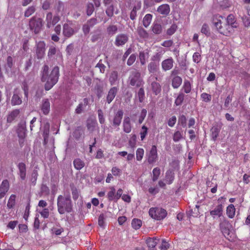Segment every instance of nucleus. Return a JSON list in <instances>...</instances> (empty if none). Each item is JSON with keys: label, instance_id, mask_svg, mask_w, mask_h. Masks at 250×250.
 Returning <instances> with one entry per match:
<instances>
[{"label": "nucleus", "instance_id": "f257e3e1", "mask_svg": "<svg viewBox=\"0 0 250 250\" xmlns=\"http://www.w3.org/2000/svg\"><path fill=\"white\" fill-rule=\"evenodd\" d=\"M59 77V67L55 66L50 73L49 72V67L44 65L41 72V80L44 82V89L45 90L51 89L58 82Z\"/></svg>", "mask_w": 250, "mask_h": 250}, {"label": "nucleus", "instance_id": "f03ea898", "mask_svg": "<svg viewBox=\"0 0 250 250\" xmlns=\"http://www.w3.org/2000/svg\"><path fill=\"white\" fill-rule=\"evenodd\" d=\"M57 208L59 213L63 214L70 213L73 210V205L70 195H60L57 198Z\"/></svg>", "mask_w": 250, "mask_h": 250}, {"label": "nucleus", "instance_id": "7ed1b4c3", "mask_svg": "<svg viewBox=\"0 0 250 250\" xmlns=\"http://www.w3.org/2000/svg\"><path fill=\"white\" fill-rule=\"evenodd\" d=\"M128 82L130 85L136 87H142L144 83L140 72L137 69H134L130 72Z\"/></svg>", "mask_w": 250, "mask_h": 250}, {"label": "nucleus", "instance_id": "20e7f679", "mask_svg": "<svg viewBox=\"0 0 250 250\" xmlns=\"http://www.w3.org/2000/svg\"><path fill=\"white\" fill-rule=\"evenodd\" d=\"M149 214L155 220H162L167 216V211L161 208H152L149 210Z\"/></svg>", "mask_w": 250, "mask_h": 250}, {"label": "nucleus", "instance_id": "39448f33", "mask_svg": "<svg viewBox=\"0 0 250 250\" xmlns=\"http://www.w3.org/2000/svg\"><path fill=\"white\" fill-rule=\"evenodd\" d=\"M29 26L31 30L35 34H38L42 30V20L41 18L33 17L29 21Z\"/></svg>", "mask_w": 250, "mask_h": 250}, {"label": "nucleus", "instance_id": "423d86ee", "mask_svg": "<svg viewBox=\"0 0 250 250\" xmlns=\"http://www.w3.org/2000/svg\"><path fill=\"white\" fill-rule=\"evenodd\" d=\"M123 114L124 112L123 110H119L116 113H115L114 116L112 119H111L110 117L109 118V121L114 127H117L118 129H119V126L121 123Z\"/></svg>", "mask_w": 250, "mask_h": 250}, {"label": "nucleus", "instance_id": "0eeeda50", "mask_svg": "<svg viewBox=\"0 0 250 250\" xmlns=\"http://www.w3.org/2000/svg\"><path fill=\"white\" fill-rule=\"evenodd\" d=\"M147 162L149 164L155 163L158 160L157 149L156 146H152L151 149L146 155Z\"/></svg>", "mask_w": 250, "mask_h": 250}, {"label": "nucleus", "instance_id": "6e6552de", "mask_svg": "<svg viewBox=\"0 0 250 250\" xmlns=\"http://www.w3.org/2000/svg\"><path fill=\"white\" fill-rule=\"evenodd\" d=\"M36 55L38 59H42L45 51V43L43 41H39L36 43Z\"/></svg>", "mask_w": 250, "mask_h": 250}, {"label": "nucleus", "instance_id": "1a4fd4ad", "mask_svg": "<svg viewBox=\"0 0 250 250\" xmlns=\"http://www.w3.org/2000/svg\"><path fill=\"white\" fill-rule=\"evenodd\" d=\"M60 20V18L58 15H55L54 17L52 13L49 12L46 14L45 21H46V26L48 28L55 25Z\"/></svg>", "mask_w": 250, "mask_h": 250}, {"label": "nucleus", "instance_id": "9d476101", "mask_svg": "<svg viewBox=\"0 0 250 250\" xmlns=\"http://www.w3.org/2000/svg\"><path fill=\"white\" fill-rule=\"evenodd\" d=\"M97 23L96 18H91L88 20L83 26V31L84 35H87L90 32V28L93 27Z\"/></svg>", "mask_w": 250, "mask_h": 250}, {"label": "nucleus", "instance_id": "9b49d317", "mask_svg": "<svg viewBox=\"0 0 250 250\" xmlns=\"http://www.w3.org/2000/svg\"><path fill=\"white\" fill-rule=\"evenodd\" d=\"M223 126L222 123H218L213 125L210 129L211 138L212 140L215 141L218 137L221 128Z\"/></svg>", "mask_w": 250, "mask_h": 250}, {"label": "nucleus", "instance_id": "f8f14e48", "mask_svg": "<svg viewBox=\"0 0 250 250\" xmlns=\"http://www.w3.org/2000/svg\"><path fill=\"white\" fill-rule=\"evenodd\" d=\"M128 40V35L125 34H118L115 39L114 44L117 46L125 45Z\"/></svg>", "mask_w": 250, "mask_h": 250}, {"label": "nucleus", "instance_id": "ddd939ff", "mask_svg": "<svg viewBox=\"0 0 250 250\" xmlns=\"http://www.w3.org/2000/svg\"><path fill=\"white\" fill-rule=\"evenodd\" d=\"M219 226L220 229L224 235L225 237H226L227 235H229V228L230 227V224L229 222L224 219L220 223Z\"/></svg>", "mask_w": 250, "mask_h": 250}, {"label": "nucleus", "instance_id": "4468645a", "mask_svg": "<svg viewBox=\"0 0 250 250\" xmlns=\"http://www.w3.org/2000/svg\"><path fill=\"white\" fill-rule=\"evenodd\" d=\"M62 33L64 37L69 38L75 33V31L71 24L64 23L63 25Z\"/></svg>", "mask_w": 250, "mask_h": 250}, {"label": "nucleus", "instance_id": "2eb2a0df", "mask_svg": "<svg viewBox=\"0 0 250 250\" xmlns=\"http://www.w3.org/2000/svg\"><path fill=\"white\" fill-rule=\"evenodd\" d=\"M9 189V183L7 180L2 181L0 186V199L2 198L5 195Z\"/></svg>", "mask_w": 250, "mask_h": 250}, {"label": "nucleus", "instance_id": "dca6fc26", "mask_svg": "<svg viewBox=\"0 0 250 250\" xmlns=\"http://www.w3.org/2000/svg\"><path fill=\"white\" fill-rule=\"evenodd\" d=\"M174 60L172 58H169L164 60L162 62V68L163 70L166 71L170 70L173 66Z\"/></svg>", "mask_w": 250, "mask_h": 250}, {"label": "nucleus", "instance_id": "f3484780", "mask_svg": "<svg viewBox=\"0 0 250 250\" xmlns=\"http://www.w3.org/2000/svg\"><path fill=\"white\" fill-rule=\"evenodd\" d=\"M223 206L221 204L218 205L215 208L210 211V214L213 218L216 216L221 217L223 214Z\"/></svg>", "mask_w": 250, "mask_h": 250}, {"label": "nucleus", "instance_id": "a211bd4d", "mask_svg": "<svg viewBox=\"0 0 250 250\" xmlns=\"http://www.w3.org/2000/svg\"><path fill=\"white\" fill-rule=\"evenodd\" d=\"M118 91V88L117 87H111L108 92L106 96V102L108 104H110L115 97Z\"/></svg>", "mask_w": 250, "mask_h": 250}, {"label": "nucleus", "instance_id": "6ab92c4d", "mask_svg": "<svg viewBox=\"0 0 250 250\" xmlns=\"http://www.w3.org/2000/svg\"><path fill=\"white\" fill-rule=\"evenodd\" d=\"M19 169L18 174L22 180L25 179L26 176V165L24 163L21 162L18 165Z\"/></svg>", "mask_w": 250, "mask_h": 250}, {"label": "nucleus", "instance_id": "aec40b11", "mask_svg": "<svg viewBox=\"0 0 250 250\" xmlns=\"http://www.w3.org/2000/svg\"><path fill=\"white\" fill-rule=\"evenodd\" d=\"M50 102L48 99H43L41 105V110L44 115H47L50 111Z\"/></svg>", "mask_w": 250, "mask_h": 250}, {"label": "nucleus", "instance_id": "412c9836", "mask_svg": "<svg viewBox=\"0 0 250 250\" xmlns=\"http://www.w3.org/2000/svg\"><path fill=\"white\" fill-rule=\"evenodd\" d=\"M159 239L156 237L148 238L146 242L149 248V250H155V246L159 241Z\"/></svg>", "mask_w": 250, "mask_h": 250}, {"label": "nucleus", "instance_id": "4be33fe9", "mask_svg": "<svg viewBox=\"0 0 250 250\" xmlns=\"http://www.w3.org/2000/svg\"><path fill=\"white\" fill-rule=\"evenodd\" d=\"M123 130L126 133H129L131 131L132 126L130 123V119L129 117H125L124 119Z\"/></svg>", "mask_w": 250, "mask_h": 250}, {"label": "nucleus", "instance_id": "5701e85b", "mask_svg": "<svg viewBox=\"0 0 250 250\" xmlns=\"http://www.w3.org/2000/svg\"><path fill=\"white\" fill-rule=\"evenodd\" d=\"M233 31L234 30L232 28L226 23L224 24L223 26L222 25L221 28H220L219 33L225 36H229Z\"/></svg>", "mask_w": 250, "mask_h": 250}, {"label": "nucleus", "instance_id": "b1692460", "mask_svg": "<svg viewBox=\"0 0 250 250\" xmlns=\"http://www.w3.org/2000/svg\"><path fill=\"white\" fill-rule=\"evenodd\" d=\"M26 131V123L25 122L23 121L19 124L18 128L17 129V133L20 138H23L25 136Z\"/></svg>", "mask_w": 250, "mask_h": 250}, {"label": "nucleus", "instance_id": "393cba45", "mask_svg": "<svg viewBox=\"0 0 250 250\" xmlns=\"http://www.w3.org/2000/svg\"><path fill=\"white\" fill-rule=\"evenodd\" d=\"M226 21V23L231 26L233 30L234 28H236L238 26L235 17L232 14H230L227 17Z\"/></svg>", "mask_w": 250, "mask_h": 250}, {"label": "nucleus", "instance_id": "a878e982", "mask_svg": "<svg viewBox=\"0 0 250 250\" xmlns=\"http://www.w3.org/2000/svg\"><path fill=\"white\" fill-rule=\"evenodd\" d=\"M150 89L154 94L157 95L161 91V86L159 83L153 82L150 84Z\"/></svg>", "mask_w": 250, "mask_h": 250}, {"label": "nucleus", "instance_id": "bb28decb", "mask_svg": "<svg viewBox=\"0 0 250 250\" xmlns=\"http://www.w3.org/2000/svg\"><path fill=\"white\" fill-rule=\"evenodd\" d=\"M191 88L192 86L191 83L187 80H185L180 91L188 94L190 92Z\"/></svg>", "mask_w": 250, "mask_h": 250}, {"label": "nucleus", "instance_id": "cd10ccee", "mask_svg": "<svg viewBox=\"0 0 250 250\" xmlns=\"http://www.w3.org/2000/svg\"><path fill=\"white\" fill-rule=\"evenodd\" d=\"M159 68V63L151 62L147 66V68L150 73H155L157 72Z\"/></svg>", "mask_w": 250, "mask_h": 250}, {"label": "nucleus", "instance_id": "c85d7f7f", "mask_svg": "<svg viewBox=\"0 0 250 250\" xmlns=\"http://www.w3.org/2000/svg\"><path fill=\"white\" fill-rule=\"evenodd\" d=\"M182 79L178 76H174L171 80V85L174 88H178L182 84Z\"/></svg>", "mask_w": 250, "mask_h": 250}, {"label": "nucleus", "instance_id": "c756f323", "mask_svg": "<svg viewBox=\"0 0 250 250\" xmlns=\"http://www.w3.org/2000/svg\"><path fill=\"white\" fill-rule=\"evenodd\" d=\"M174 173L173 170H168L166 173L165 181L166 183L170 185L172 184L174 179Z\"/></svg>", "mask_w": 250, "mask_h": 250}, {"label": "nucleus", "instance_id": "7c9ffc66", "mask_svg": "<svg viewBox=\"0 0 250 250\" xmlns=\"http://www.w3.org/2000/svg\"><path fill=\"white\" fill-rule=\"evenodd\" d=\"M157 11L161 14L167 15L170 12L169 6L167 4H162L158 7Z\"/></svg>", "mask_w": 250, "mask_h": 250}, {"label": "nucleus", "instance_id": "2f4dec72", "mask_svg": "<svg viewBox=\"0 0 250 250\" xmlns=\"http://www.w3.org/2000/svg\"><path fill=\"white\" fill-rule=\"evenodd\" d=\"M20 113V110L18 109H15L11 111L7 116V121L8 123H11L19 115Z\"/></svg>", "mask_w": 250, "mask_h": 250}, {"label": "nucleus", "instance_id": "473e14b6", "mask_svg": "<svg viewBox=\"0 0 250 250\" xmlns=\"http://www.w3.org/2000/svg\"><path fill=\"white\" fill-rule=\"evenodd\" d=\"M118 80V73L116 71H112L109 76V81L111 85L116 84Z\"/></svg>", "mask_w": 250, "mask_h": 250}, {"label": "nucleus", "instance_id": "72a5a7b5", "mask_svg": "<svg viewBox=\"0 0 250 250\" xmlns=\"http://www.w3.org/2000/svg\"><path fill=\"white\" fill-rule=\"evenodd\" d=\"M74 167L77 170L82 169L85 165L84 162L80 158H76L73 161Z\"/></svg>", "mask_w": 250, "mask_h": 250}, {"label": "nucleus", "instance_id": "f704fd0d", "mask_svg": "<svg viewBox=\"0 0 250 250\" xmlns=\"http://www.w3.org/2000/svg\"><path fill=\"white\" fill-rule=\"evenodd\" d=\"M227 214L230 218H232L235 214V208L233 205H229L227 208Z\"/></svg>", "mask_w": 250, "mask_h": 250}, {"label": "nucleus", "instance_id": "c9c22d12", "mask_svg": "<svg viewBox=\"0 0 250 250\" xmlns=\"http://www.w3.org/2000/svg\"><path fill=\"white\" fill-rule=\"evenodd\" d=\"M107 34L110 36L115 35L118 31V27L116 25H109L106 29Z\"/></svg>", "mask_w": 250, "mask_h": 250}, {"label": "nucleus", "instance_id": "e433bc0d", "mask_svg": "<svg viewBox=\"0 0 250 250\" xmlns=\"http://www.w3.org/2000/svg\"><path fill=\"white\" fill-rule=\"evenodd\" d=\"M185 97L184 93L180 91L175 100L174 104L177 106L181 105L185 99Z\"/></svg>", "mask_w": 250, "mask_h": 250}, {"label": "nucleus", "instance_id": "4c0bfd02", "mask_svg": "<svg viewBox=\"0 0 250 250\" xmlns=\"http://www.w3.org/2000/svg\"><path fill=\"white\" fill-rule=\"evenodd\" d=\"M22 100L20 96L17 94L14 93L12 98L11 104L12 105H20L21 104Z\"/></svg>", "mask_w": 250, "mask_h": 250}, {"label": "nucleus", "instance_id": "58836bf2", "mask_svg": "<svg viewBox=\"0 0 250 250\" xmlns=\"http://www.w3.org/2000/svg\"><path fill=\"white\" fill-rule=\"evenodd\" d=\"M152 16L150 14L145 15L143 20V23L145 27H148L152 20Z\"/></svg>", "mask_w": 250, "mask_h": 250}, {"label": "nucleus", "instance_id": "ea45409f", "mask_svg": "<svg viewBox=\"0 0 250 250\" xmlns=\"http://www.w3.org/2000/svg\"><path fill=\"white\" fill-rule=\"evenodd\" d=\"M148 57L147 53L144 51L140 52L139 53V60L142 65H144L146 62V60Z\"/></svg>", "mask_w": 250, "mask_h": 250}, {"label": "nucleus", "instance_id": "a19ab883", "mask_svg": "<svg viewBox=\"0 0 250 250\" xmlns=\"http://www.w3.org/2000/svg\"><path fill=\"white\" fill-rule=\"evenodd\" d=\"M163 55L162 51H159L158 52L156 53L154 55H153L151 58V60L152 62H156L159 63Z\"/></svg>", "mask_w": 250, "mask_h": 250}, {"label": "nucleus", "instance_id": "79ce46f5", "mask_svg": "<svg viewBox=\"0 0 250 250\" xmlns=\"http://www.w3.org/2000/svg\"><path fill=\"white\" fill-rule=\"evenodd\" d=\"M160 175V169L159 167H155L152 170V178L153 181H156L158 180Z\"/></svg>", "mask_w": 250, "mask_h": 250}, {"label": "nucleus", "instance_id": "37998d69", "mask_svg": "<svg viewBox=\"0 0 250 250\" xmlns=\"http://www.w3.org/2000/svg\"><path fill=\"white\" fill-rule=\"evenodd\" d=\"M144 155V150L142 148H138L136 152V160L138 161H141Z\"/></svg>", "mask_w": 250, "mask_h": 250}, {"label": "nucleus", "instance_id": "c03bdc74", "mask_svg": "<svg viewBox=\"0 0 250 250\" xmlns=\"http://www.w3.org/2000/svg\"><path fill=\"white\" fill-rule=\"evenodd\" d=\"M114 6L113 4H111L107 7V8L105 10V13L108 17L111 18L114 15Z\"/></svg>", "mask_w": 250, "mask_h": 250}, {"label": "nucleus", "instance_id": "a18cd8bd", "mask_svg": "<svg viewBox=\"0 0 250 250\" xmlns=\"http://www.w3.org/2000/svg\"><path fill=\"white\" fill-rule=\"evenodd\" d=\"M15 199L16 195L14 194H12L8 201L7 206L9 208H11L14 207L15 205Z\"/></svg>", "mask_w": 250, "mask_h": 250}, {"label": "nucleus", "instance_id": "49530a36", "mask_svg": "<svg viewBox=\"0 0 250 250\" xmlns=\"http://www.w3.org/2000/svg\"><path fill=\"white\" fill-rule=\"evenodd\" d=\"M142 221L140 219H134L132 221V226L135 229H139L142 226Z\"/></svg>", "mask_w": 250, "mask_h": 250}, {"label": "nucleus", "instance_id": "de8ad7c7", "mask_svg": "<svg viewBox=\"0 0 250 250\" xmlns=\"http://www.w3.org/2000/svg\"><path fill=\"white\" fill-rule=\"evenodd\" d=\"M162 26L160 24L155 23L152 26V31L156 34H159L162 32Z\"/></svg>", "mask_w": 250, "mask_h": 250}, {"label": "nucleus", "instance_id": "09e8293b", "mask_svg": "<svg viewBox=\"0 0 250 250\" xmlns=\"http://www.w3.org/2000/svg\"><path fill=\"white\" fill-rule=\"evenodd\" d=\"M110 191L107 193V197L110 201L115 200V189L114 187L110 188Z\"/></svg>", "mask_w": 250, "mask_h": 250}, {"label": "nucleus", "instance_id": "8fccbe9b", "mask_svg": "<svg viewBox=\"0 0 250 250\" xmlns=\"http://www.w3.org/2000/svg\"><path fill=\"white\" fill-rule=\"evenodd\" d=\"M94 10V5L89 2L86 5V14L88 16H91Z\"/></svg>", "mask_w": 250, "mask_h": 250}, {"label": "nucleus", "instance_id": "3c124183", "mask_svg": "<svg viewBox=\"0 0 250 250\" xmlns=\"http://www.w3.org/2000/svg\"><path fill=\"white\" fill-rule=\"evenodd\" d=\"M105 217L104 214H101L98 218V225L102 228H104L105 226Z\"/></svg>", "mask_w": 250, "mask_h": 250}, {"label": "nucleus", "instance_id": "603ef678", "mask_svg": "<svg viewBox=\"0 0 250 250\" xmlns=\"http://www.w3.org/2000/svg\"><path fill=\"white\" fill-rule=\"evenodd\" d=\"M38 176V173L37 170H33L31 178V181L33 186H35L36 184L37 179Z\"/></svg>", "mask_w": 250, "mask_h": 250}, {"label": "nucleus", "instance_id": "864d4df0", "mask_svg": "<svg viewBox=\"0 0 250 250\" xmlns=\"http://www.w3.org/2000/svg\"><path fill=\"white\" fill-rule=\"evenodd\" d=\"M147 130L148 128L145 125H143L140 131V136H141V139L142 141L144 140V139L146 138L147 134Z\"/></svg>", "mask_w": 250, "mask_h": 250}, {"label": "nucleus", "instance_id": "5fc2aeb1", "mask_svg": "<svg viewBox=\"0 0 250 250\" xmlns=\"http://www.w3.org/2000/svg\"><path fill=\"white\" fill-rule=\"evenodd\" d=\"M49 132V125L48 123H46L44 127V129L43 131V136L44 138V141L47 139L48 137Z\"/></svg>", "mask_w": 250, "mask_h": 250}, {"label": "nucleus", "instance_id": "6e6d98bb", "mask_svg": "<svg viewBox=\"0 0 250 250\" xmlns=\"http://www.w3.org/2000/svg\"><path fill=\"white\" fill-rule=\"evenodd\" d=\"M36 10L35 7L33 6L29 7L25 11L24 16L25 17H29L33 14Z\"/></svg>", "mask_w": 250, "mask_h": 250}, {"label": "nucleus", "instance_id": "4d7b16f0", "mask_svg": "<svg viewBox=\"0 0 250 250\" xmlns=\"http://www.w3.org/2000/svg\"><path fill=\"white\" fill-rule=\"evenodd\" d=\"M201 98L203 101L205 102H209L211 100V95L207 93H203L201 95Z\"/></svg>", "mask_w": 250, "mask_h": 250}, {"label": "nucleus", "instance_id": "13d9d810", "mask_svg": "<svg viewBox=\"0 0 250 250\" xmlns=\"http://www.w3.org/2000/svg\"><path fill=\"white\" fill-rule=\"evenodd\" d=\"M138 97L139 102L142 103L145 98V91L143 87H141L138 92Z\"/></svg>", "mask_w": 250, "mask_h": 250}, {"label": "nucleus", "instance_id": "bf43d9fd", "mask_svg": "<svg viewBox=\"0 0 250 250\" xmlns=\"http://www.w3.org/2000/svg\"><path fill=\"white\" fill-rule=\"evenodd\" d=\"M98 115L99 122L101 124H104L105 123V119L104 116V113L102 109L98 110Z\"/></svg>", "mask_w": 250, "mask_h": 250}, {"label": "nucleus", "instance_id": "052dcab7", "mask_svg": "<svg viewBox=\"0 0 250 250\" xmlns=\"http://www.w3.org/2000/svg\"><path fill=\"white\" fill-rule=\"evenodd\" d=\"M178 124L185 127L187 125V118L184 115H181L178 118Z\"/></svg>", "mask_w": 250, "mask_h": 250}, {"label": "nucleus", "instance_id": "680f3d73", "mask_svg": "<svg viewBox=\"0 0 250 250\" xmlns=\"http://www.w3.org/2000/svg\"><path fill=\"white\" fill-rule=\"evenodd\" d=\"M201 32L206 36H209L210 32L208 26L206 23L204 24L201 28Z\"/></svg>", "mask_w": 250, "mask_h": 250}, {"label": "nucleus", "instance_id": "e2e57ef3", "mask_svg": "<svg viewBox=\"0 0 250 250\" xmlns=\"http://www.w3.org/2000/svg\"><path fill=\"white\" fill-rule=\"evenodd\" d=\"M182 138V134L179 131H176L173 135V140L174 142H178Z\"/></svg>", "mask_w": 250, "mask_h": 250}, {"label": "nucleus", "instance_id": "0e129e2a", "mask_svg": "<svg viewBox=\"0 0 250 250\" xmlns=\"http://www.w3.org/2000/svg\"><path fill=\"white\" fill-rule=\"evenodd\" d=\"M147 111L146 109H143L141 111L140 115L139 116L138 122L139 124L142 123L146 115Z\"/></svg>", "mask_w": 250, "mask_h": 250}, {"label": "nucleus", "instance_id": "69168bd1", "mask_svg": "<svg viewBox=\"0 0 250 250\" xmlns=\"http://www.w3.org/2000/svg\"><path fill=\"white\" fill-rule=\"evenodd\" d=\"M51 231L53 233H55L56 235H59L63 231V229L62 227L59 228L54 227L51 229Z\"/></svg>", "mask_w": 250, "mask_h": 250}, {"label": "nucleus", "instance_id": "338daca9", "mask_svg": "<svg viewBox=\"0 0 250 250\" xmlns=\"http://www.w3.org/2000/svg\"><path fill=\"white\" fill-rule=\"evenodd\" d=\"M56 52L57 49L55 47L53 46H50L48 52V57L49 58L52 57L56 53Z\"/></svg>", "mask_w": 250, "mask_h": 250}, {"label": "nucleus", "instance_id": "774afa93", "mask_svg": "<svg viewBox=\"0 0 250 250\" xmlns=\"http://www.w3.org/2000/svg\"><path fill=\"white\" fill-rule=\"evenodd\" d=\"M169 247V244L165 240H162V244L160 246L161 250H167Z\"/></svg>", "mask_w": 250, "mask_h": 250}]
</instances>
